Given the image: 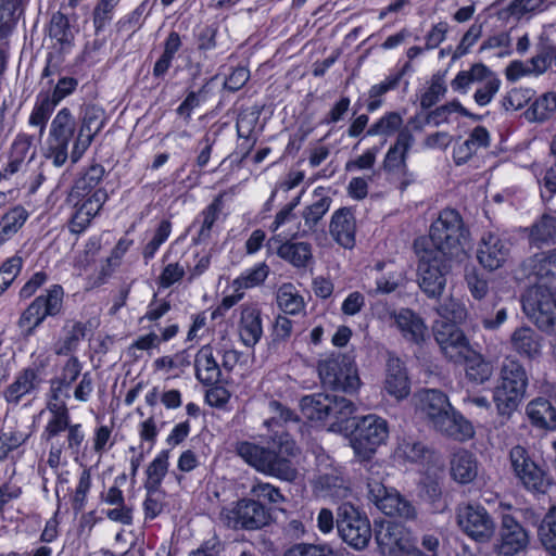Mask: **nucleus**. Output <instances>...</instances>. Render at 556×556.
<instances>
[{"label":"nucleus","mask_w":556,"mask_h":556,"mask_svg":"<svg viewBox=\"0 0 556 556\" xmlns=\"http://www.w3.org/2000/svg\"><path fill=\"white\" fill-rule=\"evenodd\" d=\"M237 454L258 472L277 478L281 481L294 482L299 470L293 462L300 450L289 433H277L273 445L265 447L251 442H239Z\"/></svg>","instance_id":"f257e3e1"},{"label":"nucleus","mask_w":556,"mask_h":556,"mask_svg":"<svg viewBox=\"0 0 556 556\" xmlns=\"http://www.w3.org/2000/svg\"><path fill=\"white\" fill-rule=\"evenodd\" d=\"M415 397L417 410L441 433L458 441L473 435L472 425L453 408L442 391L426 389L419 391Z\"/></svg>","instance_id":"f03ea898"},{"label":"nucleus","mask_w":556,"mask_h":556,"mask_svg":"<svg viewBox=\"0 0 556 556\" xmlns=\"http://www.w3.org/2000/svg\"><path fill=\"white\" fill-rule=\"evenodd\" d=\"M530 376L525 365L514 356L503 359L497 383L493 390V402L500 416L509 418L526 396Z\"/></svg>","instance_id":"7ed1b4c3"},{"label":"nucleus","mask_w":556,"mask_h":556,"mask_svg":"<svg viewBox=\"0 0 556 556\" xmlns=\"http://www.w3.org/2000/svg\"><path fill=\"white\" fill-rule=\"evenodd\" d=\"M467 230L457 211L443 210L431 225L429 238L421 237L427 247L440 251L443 257L460 260L465 256Z\"/></svg>","instance_id":"20e7f679"},{"label":"nucleus","mask_w":556,"mask_h":556,"mask_svg":"<svg viewBox=\"0 0 556 556\" xmlns=\"http://www.w3.org/2000/svg\"><path fill=\"white\" fill-rule=\"evenodd\" d=\"M414 250L418 257L417 275L420 289L429 298L440 296L454 258L443 257L440 251L428 248L424 239L415 240Z\"/></svg>","instance_id":"39448f33"},{"label":"nucleus","mask_w":556,"mask_h":556,"mask_svg":"<svg viewBox=\"0 0 556 556\" xmlns=\"http://www.w3.org/2000/svg\"><path fill=\"white\" fill-rule=\"evenodd\" d=\"M527 318L542 332L556 337V290L533 283L521 298Z\"/></svg>","instance_id":"423d86ee"},{"label":"nucleus","mask_w":556,"mask_h":556,"mask_svg":"<svg viewBox=\"0 0 556 556\" xmlns=\"http://www.w3.org/2000/svg\"><path fill=\"white\" fill-rule=\"evenodd\" d=\"M64 290L60 285L51 286L45 294L37 296L21 314L17 326L27 338L36 332L48 317H55L63 311Z\"/></svg>","instance_id":"0eeeda50"},{"label":"nucleus","mask_w":556,"mask_h":556,"mask_svg":"<svg viewBox=\"0 0 556 556\" xmlns=\"http://www.w3.org/2000/svg\"><path fill=\"white\" fill-rule=\"evenodd\" d=\"M318 375L324 386L346 393L355 392L359 378L353 358L346 354L333 353L318 363Z\"/></svg>","instance_id":"6e6552de"},{"label":"nucleus","mask_w":556,"mask_h":556,"mask_svg":"<svg viewBox=\"0 0 556 556\" xmlns=\"http://www.w3.org/2000/svg\"><path fill=\"white\" fill-rule=\"evenodd\" d=\"M389 437L388 421L370 414L362 417L351 434V446L362 459H369Z\"/></svg>","instance_id":"1a4fd4ad"},{"label":"nucleus","mask_w":556,"mask_h":556,"mask_svg":"<svg viewBox=\"0 0 556 556\" xmlns=\"http://www.w3.org/2000/svg\"><path fill=\"white\" fill-rule=\"evenodd\" d=\"M336 526L341 539L354 549L367 547L371 539V526L366 514L350 503L337 509Z\"/></svg>","instance_id":"9d476101"},{"label":"nucleus","mask_w":556,"mask_h":556,"mask_svg":"<svg viewBox=\"0 0 556 556\" xmlns=\"http://www.w3.org/2000/svg\"><path fill=\"white\" fill-rule=\"evenodd\" d=\"M270 519V511L254 498H241L220 511V520L233 530H260L268 526Z\"/></svg>","instance_id":"9b49d317"},{"label":"nucleus","mask_w":556,"mask_h":556,"mask_svg":"<svg viewBox=\"0 0 556 556\" xmlns=\"http://www.w3.org/2000/svg\"><path fill=\"white\" fill-rule=\"evenodd\" d=\"M510 467L521 484L534 494H545L553 485V478L538 466L528 451L514 446L509 452Z\"/></svg>","instance_id":"f8f14e48"},{"label":"nucleus","mask_w":556,"mask_h":556,"mask_svg":"<svg viewBox=\"0 0 556 556\" xmlns=\"http://www.w3.org/2000/svg\"><path fill=\"white\" fill-rule=\"evenodd\" d=\"M367 498L384 515L414 520L417 517L416 507L396 490L388 489L381 481L368 478Z\"/></svg>","instance_id":"ddd939ff"},{"label":"nucleus","mask_w":556,"mask_h":556,"mask_svg":"<svg viewBox=\"0 0 556 556\" xmlns=\"http://www.w3.org/2000/svg\"><path fill=\"white\" fill-rule=\"evenodd\" d=\"M456 521L460 530L477 543H489L495 535V521L481 504L458 506Z\"/></svg>","instance_id":"4468645a"},{"label":"nucleus","mask_w":556,"mask_h":556,"mask_svg":"<svg viewBox=\"0 0 556 556\" xmlns=\"http://www.w3.org/2000/svg\"><path fill=\"white\" fill-rule=\"evenodd\" d=\"M76 121L67 108L58 112L50 125L48 157L55 166H62L68 157V143L73 139Z\"/></svg>","instance_id":"2eb2a0df"},{"label":"nucleus","mask_w":556,"mask_h":556,"mask_svg":"<svg viewBox=\"0 0 556 556\" xmlns=\"http://www.w3.org/2000/svg\"><path fill=\"white\" fill-rule=\"evenodd\" d=\"M529 544V531L513 515L504 514L493 552L498 556H515L525 553Z\"/></svg>","instance_id":"dca6fc26"},{"label":"nucleus","mask_w":556,"mask_h":556,"mask_svg":"<svg viewBox=\"0 0 556 556\" xmlns=\"http://www.w3.org/2000/svg\"><path fill=\"white\" fill-rule=\"evenodd\" d=\"M105 119L104 110L96 104H87L81 109L80 126L71 152L73 163L78 162L90 147L94 136L103 128Z\"/></svg>","instance_id":"f3484780"},{"label":"nucleus","mask_w":556,"mask_h":556,"mask_svg":"<svg viewBox=\"0 0 556 556\" xmlns=\"http://www.w3.org/2000/svg\"><path fill=\"white\" fill-rule=\"evenodd\" d=\"M434 340L447 359L460 363L470 354V346L465 333L454 324L437 320L433 324Z\"/></svg>","instance_id":"a211bd4d"},{"label":"nucleus","mask_w":556,"mask_h":556,"mask_svg":"<svg viewBox=\"0 0 556 556\" xmlns=\"http://www.w3.org/2000/svg\"><path fill=\"white\" fill-rule=\"evenodd\" d=\"M519 279L534 278L533 283H543L556 290V263L549 250L526 258L517 270Z\"/></svg>","instance_id":"6ab92c4d"},{"label":"nucleus","mask_w":556,"mask_h":556,"mask_svg":"<svg viewBox=\"0 0 556 556\" xmlns=\"http://www.w3.org/2000/svg\"><path fill=\"white\" fill-rule=\"evenodd\" d=\"M414 143V136L409 130L403 129L397 134L395 143L388 150L383 160V169L391 174L402 175L406 178L402 182V188L413 180V175L409 173L406 159L407 154Z\"/></svg>","instance_id":"aec40b11"},{"label":"nucleus","mask_w":556,"mask_h":556,"mask_svg":"<svg viewBox=\"0 0 556 556\" xmlns=\"http://www.w3.org/2000/svg\"><path fill=\"white\" fill-rule=\"evenodd\" d=\"M106 200L108 193L102 188H98L88 198L71 200L74 202L75 212L70 220V230L73 233H81L85 231Z\"/></svg>","instance_id":"412c9836"},{"label":"nucleus","mask_w":556,"mask_h":556,"mask_svg":"<svg viewBox=\"0 0 556 556\" xmlns=\"http://www.w3.org/2000/svg\"><path fill=\"white\" fill-rule=\"evenodd\" d=\"M510 255V243L495 233H488L481 238L477 250L479 263L488 270L501 268Z\"/></svg>","instance_id":"4be33fe9"},{"label":"nucleus","mask_w":556,"mask_h":556,"mask_svg":"<svg viewBox=\"0 0 556 556\" xmlns=\"http://www.w3.org/2000/svg\"><path fill=\"white\" fill-rule=\"evenodd\" d=\"M238 331L242 343L252 348L263 336L262 312L257 304L245 303L240 306Z\"/></svg>","instance_id":"5701e85b"},{"label":"nucleus","mask_w":556,"mask_h":556,"mask_svg":"<svg viewBox=\"0 0 556 556\" xmlns=\"http://www.w3.org/2000/svg\"><path fill=\"white\" fill-rule=\"evenodd\" d=\"M508 345L517 355L530 361L542 354V337L529 326L517 327L509 336Z\"/></svg>","instance_id":"b1692460"},{"label":"nucleus","mask_w":556,"mask_h":556,"mask_svg":"<svg viewBox=\"0 0 556 556\" xmlns=\"http://www.w3.org/2000/svg\"><path fill=\"white\" fill-rule=\"evenodd\" d=\"M329 233L344 249H352L355 245L356 220L351 208L341 207L332 214Z\"/></svg>","instance_id":"393cba45"},{"label":"nucleus","mask_w":556,"mask_h":556,"mask_svg":"<svg viewBox=\"0 0 556 556\" xmlns=\"http://www.w3.org/2000/svg\"><path fill=\"white\" fill-rule=\"evenodd\" d=\"M42 379L38 369L27 367L21 370L14 381L4 390L8 403L17 405L23 396L29 395L39 389Z\"/></svg>","instance_id":"a878e982"},{"label":"nucleus","mask_w":556,"mask_h":556,"mask_svg":"<svg viewBox=\"0 0 556 556\" xmlns=\"http://www.w3.org/2000/svg\"><path fill=\"white\" fill-rule=\"evenodd\" d=\"M384 390L396 400L405 399L410 392L406 369L397 357H390L388 359Z\"/></svg>","instance_id":"bb28decb"},{"label":"nucleus","mask_w":556,"mask_h":556,"mask_svg":"<svg viewBox=\"0 0 556 556\" xmlns=\"http://www.w3.org/2000/svg\"><path fill=\"white\" fill-rule=\"evenodd\" d=\"M197 379L204 386H214L220 381L222 370L211 345L202 346L194 358Z\"/></svg>","instance_id":"cd10ccee"},{"label":"nucleus","mask_w":556,"mask_h":556,"mask_svg":"<svg viewBox=\"0 0 556 556\" xmlns=\"http://www.w3.org/2000/svg\"><path fill=\"white\" fill-rule=\"evenodd\" d=\"M315 489L323 495L332 498H346L351 493L349 479L339 469H331L318 476Z\"/></svg>","instance_id":"c85d7f7f"},{"label":"nucleus","mask_w":556,"mask_h":556,"mask_svg":"<svg viewBox=\"0 0 556 556\" xmlns=\"http://www.w3.org/2000/svg\"><path fill=\"white\" fill-rule=\"evenodd\" d=\"M394 321L403 337L416 344L425 341L427 326L422 318L409 308H402L394 314Z\"/></svg>","instance_id":"c756f323"},{"label":"nucleus","mask_w":556,"mask_h":556,"mask_svg":"<svg viewBox=\"0 0 556 556\" xmlns=\"http://www.w3.org/2000/svg\"><path fill=\"white\" fill-rule=\"evenodd\" d=\"M375 539L382 554L395 555L406 548L403 528L394 522H382L376 529Z\"/></svg>","instance_id":"7c9ffc66"},{"label":"nucleus","mask_w":556,"mask_h":556,"mask_svg":"<svg viewBox=\"0 0 556 556\" xmlns=\"http://www.w3.org/2000/svg\"><path fill=\"white\" fill-rule=\"evenodd\" d=\"M274 239L276 240V238ZM277 241L280 242L277 255L294 267H306L313 260L312 245L308 242H282L280 239Z\"/></svg>","instance_id":"2f4dec72"},{"label":"nucleus","mask_w":556,"mask_h":556,"mask_svg":"<svg viewBox=\"0 0 556 556\" xmlns=\"http://www.w3.org/2000/svg\"><path fill=\"white\" fill-rule=\"evenodd\" d=\"M531 422L542 429L556 430V408L544 397H536L527 405Z\"/></svg>","instance_id":"473e14b6"},{"label":"nucleus","mask_w":556,"mask_h":556,"mask_svg":"<svg viewBox=\"0 0 556 556\" xmlns=\"http://www.w3.org/2000/svg\"><path fill=\"white\" fill-rule=\"evenodd\" d=\"M478 472L477 460L471 453L466 450L455 452L451 459V475L459 483L471 482Z\"/></svg>","instance_id":"72a5a7b5"},{"label":"nucleus","mask_w":556,"mask_h":556,"mask_svg":"<svg viewBox=\"0 0 556 556\" xmlns=\"http://www.w3.org/2000/svg\"><path fill=\"white\" fill-rule=\"evenodd\" d=\"M529 242L534 247L553 244L556 242V217L543 214L531 227L528 228Z\"/></svg>","instance_id":"f704fd0d"},{"label":"nucleus","mask_w":556,"mask_h":556,"mask_svg":"<svg viewBox=\"0 0 556 556\" xmlns=\"http://www.w3.org/2000/svg\"><path fill=\"white\" fill-rule=\"evenodd\" d=\"M476 314L486 330H497L507 320V308L496 298L481 302Z\"/></svg>","instance_id":"c9c22d12"},{"label":"nucleus","mask_w":556,"mask_h":556,"mask_svg":"<svg viewBox=\"0 0 556 556\" xmlns=\"http://www.w3.org/2000/svg\"><path fill=\"white\" fill-rule=\"evenodd\" d=\"M104 173L105 170L102 165H91L85 174L75 181L70 193V200L90 197L103 179Z\"/></svg>","instance_id":"e433bc0d"},{"label":"nucleus","mask_w":556,"mask_h":556,"mask_svg":"<svg viewBox=\"0 0 556 556\" xmlns=\"http://www.w3.org/2000/svg\"><path fill=\"white\" fill-rule=\"evenodd\" d=\"M330 403L329 393H314L301 399L300 408L304 417L309 420H328Z\"/></svg>","instance_id":"4c0bfd02"},{"label":"nucleus","mask_w":556,"mask_h":556,"mask_svg":"<svg viewBox=\"0 0 556 556\" xmlns=\"http://www.w3.org/2000/svg\"><path fill=\"white\" fill-rule=\"evenodd\" d=\"M319 190L320 189L315 190L314 201L305 206L302 212L304 224L311 231H315L316 226L329 211L332 202L330 197L325 195L323 192H319Z\"/></svg>","instance_id":"58836bf2"},{"label":"nucleus","mask_w":556,"mask_h":556,"mask_svg":"<svg viewBox=\"0 0 556 556\" xmlns=\"http://www.w3.org/2000/svg\"><path fill=\"white\" fill-rule=\"evenodd\" d=\"M48 408L52 414V417L45 427L42 438L49 442L61 432L68 430L72 426L70 424V413L64 403L62 404H49Z\"/></svg>","instance_id":"ea45409f"},{"label":"nucleus","mask_w":556,"mask_h":556,"mask_svg":"<svg viewBox=\"0 0 556 556\" xmlns=\"http://www.w3.org/2000/svg\"><path fill=\"white\" fill-rule=\"evenodd\" d=\"M169 452L162 451L148 466L144 488L147 492L157 493L168 471Z\"/></svg>","instance_id":"a19ab883"},{"label":"nucleus","mask_w":556,"mask_h":556,"mask_svg":"<svg viewBox=\"0 0 556 556\" xmlns=\"http://www.w3.org/2000/svg\"><path fill=\"white\" fill-rule=\"evenodd\" d=\"M463 361L466 362V377L471 382L483 384L492 377L493 366L482 355L476 353L467 354Z\"/></svg>","instance_id":"79ce46f5"},{"label":"nucleus","mask_w":556,"mask_h":556,"mask_svg":"<svg viewBox=\"0 0 556 556\" xmlns=\"http://www.w3.org/2000/svg\"><path fill=\"white\" fill-rule=\"evenodd\" d=\"M58 103L50 98V93H40L29 117L31 126L39 127L40 136L43 135L47 122Z\"/></svg>","instance_id":"37998d69"},{"label":"nucleus","mask_w":556,"mask_h":556,"mask_svg":"<svg viewBox=\"0 0 556 556\" xmlns=\"http://www.w3.org/2000/svg\"><path fill=\"white\" fill-rule=\"evenodd\" d=\"M539 538L545 549L556 556V506H552L542 519Z\"/></svg>","instance_id":"c03bdc74"},{"label":"nucleus","mask_w":556,"mask_h":556,"mask_svg":"<svg viewBox=\"0 0 556 556\" xmlns=\"http://www.w3.org/2000/svg\"><path fill=\"white\" fill-rule=\"evenodd\" d=\"M277 303L285 314L296 315L304 308L303 298L291 283H285L278 289Z\"/></svg>","instance_id":"a18cd8bd"},{"label":"nucleus","mask_w":556,"mask_h":556,"mask_svg":"<svg viewBox=\"0 0 556 556\" xmlns=\"http://www.w3.org/2000/svg\"><path fill=\"white\" fill-rule=\"evenodd\" d=\"M224 207L223 194L217 195L212 203L202 212V226L198 232V237L194 239L197 243H201L211 238V231L218 219L222 210Z\"/></svg>","instance_id":"49530a36"},{"label":"nucleus","mask_w":556,"mask_h":556,"mask_svg":"<svg viewBox=\"0 0 556 556\" xmlns=\"http://www.w3.org/2000/svg\"><path fill=\"white\" fill-rule=\"evenodd\" d=\"M482 75L483 78L479 81L481 86L473 94L475 102L480 106L488 105L501 87V79L489 67H486V72Z\"/></svg>","instance_id":"de8ad7c7"},{"label":"nucleus","mask_w":556,"mask_h":556,"mask_svg":"<svg viewBox=\"0 0 556 556\" xmlns=\"http://www.w3.org/2000/svg\"><path fill=\"white\" fill-rule=\"evenodd\" d=\"M86 337V325L76 321L72 325L62 340H60L54 348L56 355H68L74 352L79 342Z\"/></svg>","instance_id":"09e8293b"},{"label":"nucleus","mask_w":556,"mask_h":556,"mask_svg":"<svg viewBox=\"0 0 556 556\" xmlns=\"http://www.w3.org/2000/svg\"><path fill=\"white\" fill-rule=\"evenodd\" d=\"M27 212L22 206H16L8 212L0 220V240H5L24 225L27 219Z\"/></svg>","instance_id":"8fccbe9b"},{"label":"nucleus","mask_w":556,"mask_h":556,"mask_svg":"<svg viewBox=\"0 0 556 556\" xmlns=\"http://www.w3.org/2000/svg\"><path fill=\"white\" fill-rule=\"evenodd\" d=\"M330 401L328 420H332V425L349 420L355 412V405L350 399L330 394Z\"/></svg>","instance_id":"3c124183"},{"label":"nucleus","mask_w":556,"mask_h":556,"mask_svg":"<svg viewBox=\"0 0 556 556\" xmlns=\"http://www.w3.org/2000/svg\"><path fill=\"white\" fill-rule=\"evenodd\" d=\"M435 311L439 316L446 319L445 321L454 325L460 324L467 318L465 304L454 298L445 299L437 306Z\"/></svg>","instance_id":"603ef678"},{"label":"nucleus","mask_w":556,"mask_h":556,"mask_svg":"<svg viewBox=\"0 0 556 556\" xmlns=\"http://www.w3.org/2000/svg\"><path fill=\"white\" fill-rule=\"evenodd\" d=\"M268 274L269 267L265 263H261L236 278L232 286L237 292L241 289H250L263 283Z\"/></svg>","instance_id":"864d4df0"},{"label":"nucleus","mask_w":556,"mask_h":556,"mask_svg":"<svg viewBox=\"0 0 556 556\" xmlns=\"http://www.w3.org/2000/svg\"><path fill=\"white\" fill-rule=\"evenodd\" d=\"M556 111V93L555 92H546L536 99L528 114H531L533 121L544 122L548 119Z\"/></svg>","instance_id":"5fc2aeb1"},{"label":"nucleus","mask_w":556,"mask_h":556,"mask_svg":"<svg viewBox=\"0 0 556 556\" xmlns=\"http://www.w3.org/2000/svg\"><path fill=\"white\" fill-rule=\"evenodd\" d=\"M402 124L403 118L397 112L387 113L367 129V136H391Z\"/></svg>","instance_id":"6e6d98bb"},{"label":"nucleus","mask_w":556,"mask_h":556,"mask_svg":"<svg viewBox=\"0 0 556 556\" xmlns=\"http://www.w3.org/2000/svg\"><path fill=\"white\" fill-rule=\"evenodd\" d=\"M486 72V66L482 63L473 64L468 71H460L451 81L454 91L466 92L472 83L480 81Z\"/></svg>","instance_id":"4d7b16f0"},{"label":"nucleus","mask_w":556,"mask_h":556,"mask_svg":"<svg viewBox=\"0 0 556 556\" xmlns=\"http://www.w3.org/2000/svg\"><path fill=\"white\" fill-rule=\"evenodd\" d=\"M454 112H457L460 115H469V111L464 108L460 102L453 100L427 113L425 124L439 126L442 123H446L448 115Z\"/></svg>","instance_id":"13d9d810"},{"label":"nucleus","mask_w":556,"mask_h":556,"mask_svg":"<svg viewBox=\"0 0 556 556\" xmlns=\"http://www.w3.org/2000/svg\"><path fill=\"white\" fill-rule=\"evenodd\" d=\"M447 88L443 76L434 74L431 78L429 88L420 97V106L428 110L437 104L446 93Z\"/></svg>","instance_id":"bf43d9fd"},{"label":"nucleus","mask_w":556,"mask_h":556,"mask_svg":"<svg viewBox=\"0 0 556 556\" xmlns=\"http://www.w3.org/2000/svg\"><path fill=\"white\" fill-rule=\"evenodd\" d=\"M429 450L419 441L412 438L403 439L396 448L399 457L404 458L412 463H417L426 457Z\"/></svg>","instance_id":"052dcab7"},{"label":"nucleus","mask_w":556,"mask_h":556,"mask_svg":"<svg viewBox=\"0 0 556 556\" xmlns=\"http://www.w3.org/2000/svg\"><path fill=\"white\" fill-rule=\"evenodd\" d=\"M268 410L271 414L270 418L267 419L264 424L267 427L271 426H282L289 422L298 424L299 417L298 415L291 410L290 408L283 406L278 401H270L268 403Z\"/></svg>","instance_id":"680f3d73"},{"label":"nucleus","mask_w":556,"mask_h":556,"mask_svg":"<svg viewBox=\"0 0 556 556\" xmlns=\"http://www.w3.org/2000/svg\"><path fill=\"white\" fill-rule=\"evenodd\" d=\"M156 0H143L130 14L123 18L119 24L129 30H137L141 27L147 16L151 13Z\"/></svg>","instance_id":"e2e57ef3"},{"label":"nucleus","mask_w":556,"mask_h":556,"mask_svg":"<svg viewBox=\"0 0 556 556\" xmlns=\"http://www.w3.org/2000/svg\"><path fill=\"white\" fill-rule=\"evenodd\" d=\"M170 231V222L167 219L162 220L156 228L153 238L143 248L142 255L146 261L154 257L159 248L168 239Z\"/></svg>","instance_id":"0e129e2a"},{"label":"nucleus","mask_w":556,"mask_h":556,"mask_svg":"<svg viewBox=\"0 0 556 556\" xmlns=\"http://www.w3.org/2000/svg\"><path fill=\"white\" fill-rule=\"evenodd\" d=\"M251 495L254 500L261 502V500L268 501L271 504H280L286 501L285 495L280 492L279 488L267 483L256 482L250 490Z\"/></svg>","instance_id":"69168bd1"},{"label":"nucleus","mask_w":556,"mask_h":556,"mask_svg":"<svg viewBox=\"0 0 556 556\" xmlns=\"http://www.w3.org/2000/svg\"><path fill=\"white\" fill-rule=\"evenodd\" d=\"M50 36L64 43L72 38L68 18L61 12L52 15L49 28Z\"/></svg>","instance_id":"338daca9"},{"label":"nucleus","mask_w":556,"mask_h":556,"mask_svg":"<svg viewBox=\"0 0 556 556\" xmlns=\"http://www.w3.org/2000/svg\"><path fill=\"white\" fill-rule=\"evenodd\" d=\"M285 556H332V548L329 545L300 543L289 548Z\"/></svg>","instance_id":"774afa93"}]
</instances>
